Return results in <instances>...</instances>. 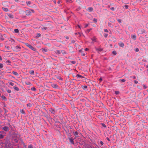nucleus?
<instances>
[{"label":"nucleus","mask_w":148,"mask_h":148,"mask_svg":"<svg viewBox=\"0 0 148 148\" xmlns=\"http://www.w3.org/2000/svg\"><path fill=\"white\" fill-rule=\"evenodd\" d=\"M12 48L14 51H20L21 48L18 46H16L12 47Z\"/></svg>","instance_id":"nucleus-1"},{"label":"nucleus","mask_w":148,"mask_h":148,"mask_svg":"<svg viewBox=\"0 0 148 148\" xmlns=\"http://www.w3.org/2000/svg\"><path fill=\"white\" fill-rule=\"evenodd\" d=\"M2 129L6 132H8L10 130L9 128L6 126L3 127L2 128Z\"/></svg>","instance_id":"nucleus-2"},{"label":"nucleus","mask_w":148,"mask_h":148,"mask_svg":"<svg viewBox=\"0 0 148 148\" xmlns=\"http://www.w3.org/2000/svg\"><path fill=\"white\" fill-rule=\"evenodd\" d=\"M25 12L26 13V14L27 16H29L31 15V11L29 10H26Z\"/></svg>","instance_id":"nucleus-3"},{"label":"nucleus","mask_w":148,"mask_h":148,"mask_svg":"<svg viewBox=\"0 0 148 148\" xmlns=\"http://www.w3.org/2000/svg\"><path fill=\"white\" fill-rule=\"evenodd\" d=\"M49 110L53 114H54L56 112V110L52 108H50Z\"/></svg>","instance_id":"nucleus-4"},{"label":"nucleus","mask_w":148,"mask_h":148,"mask_svg":"<svg viewBox=\"0 0 148 148\" xmlns=\"http://www.w3.org/2000/svg\"><path fill=\"white\" fill-rule=\"evenodd\" d=\"M79 132L77 131L75 132H73V134L76 137H78V134Z\"/></svg>","instance_id":"nucleus-5"},{"label":"nucleus","mask_w":148,"mask_h":148,"mask_svg":"<svg viewBox=\"0 0 148 148\" xmlns=\"http://www.w3.org/2000/svg\"><path fill=\"white\" fill-rule=\"evenodd\" d=\"M93 9L92 7H90L89 8H88L87 10L89 12H92L93 11Z\"/></svg>","instance_id":"nucleus-6"},{"label":"nucleus","mask_w":148,"mask_h":148,"mask_svg":"<svg viewBox=\"0 0 148 148\" xmlns=\"http://www.w3.org/2000/svg\"><path fill=\"white\" fill-rule=\"evenodd\" d=\"M29 47L30 49L32 50L36 51V49L34 48V47L32 46L31 45H30L29 46Z\"/></svg>","instance_id":"nucleus-7"},{"label":"nucleus","mask_w":148,"mask_h":148,"mask_svg":"<svg viewBox=\"0 0 148 148\" xmlns=\"http://www.w3.org/2000/svg\"><path fill=\"white\" fill-rule=\"evenodd\" d=\"M69 141L70 142L73 144H74V143L73 141V139L71 138H69Z\"/></svg>","instance_id":"nucleus-8"},{"label":"nucleus","mask_w":148,"mask_h":148,"mask_svg":"<svg viewBox=\"0 0 148 148\" xmlns=\"http://www.w3.org/2000/svg\"><path fill=\"white\" fill-rule=\"evenodd\" d=\"M131 38L133 40H135L136 39V36L135 34L131 35Z\"/></svg>","instance_id":"nucleus-9"},{"label":"nucleus","mask_w":148,"mask_h":148,"mask_svg":"<svg viewBox=\"0 0 148 148\" xmlns=\"http://www.w3.org/2000/svg\"><path fill=\"white\" fill-rule=\"evenodd\" d=\"M119 45L121 47H123L124 46V44L121 42H120L119 43Z\"/></svg>","instance_id":"nucleus-10"},{"label":"nucleus","mask_w":148,"mask_h":148,"mask_svg":"<svg viewBox=\"0 0 148 148\" xmlns=\"http://www.w3.org/2000/svg\"><path fill=\"white\" fill-rule=\"evenodd\" d=\"M42 52L44 53L45 52H47L48 51L47 49L46 48H42Z\"/></svg>","instance_id":"nucleus-11"},{"label":"nucleus","mask_w":148,"mask_h":148,"mask_svg":"<svg viewBox=\"0 0 148 148\" xmlns=\"http://www.w3.org/2000/svg\"><path fill=\"white\" fill-rule=\"evenodd\" d=\"M8 15L10 18H14V16H13V15L11 14H8Z\"/></svg>","instance_id":"nucleus-12"},{"label":"nucleus","mask_w":148,"mask_h":148,"mask_svg":"<svg viewBox=\"0 0 148 148\" xmlns=\"http://www.w3.org/2000/svg\"><path fill=\"white\" fill-rule=\"evenodd\" d=\"M52 86L53 88H56L58 87L57 85L56 84H52Z\"/></svg>","instance_id":"nucleus-13"},{"label":"nucleus","mask_w":148,"mask_h":148,"mask_svg":"<svg viewBox=\"0 0 148 148\" xmlns=\"http://www.w3.org/2000/svg\"><path fill=\"white\" fill-rule=\"evenodd\" d=\"M96 38L95 37H94L92 38V40L93 42H96Z\"/></svg>","instance_id":"nucleus-14"},{"label":"nucleus","mask_w":148,"mask_h":148,"mask_svg":"<svg viewBox=\"0 0 148 148\" xmlns=\"http://www.w3.org/2000/svg\"><path fill=\"white\" fill-rule=\"evenodd\" d=\"M76 77L77 78H78L80 77H83L79 74H77L76 75Z\"/></svg>","instance_id":"nucleus-15"},{"label":"nucleus","mask_w":148,"mask_h":148,"mask_svg":"<svg viewBox=\"0 0 148 148\" xmlns=\"http://www.w3.org/2000/svg\"><path fill=\"white\" fill-rule=\"evenodd\" d=\"M32 3L31 1H28L26 2V3L27 5L30 6V5Z\"/></svg>","instance_id":"nucleus-16"},{"label":"nucleus","mask_w":148,"mask_h":148,"mask_svg":"<svg viewBox=\"0 0 148 148\" xmlns=\"http://www.w3.org/2000/svg\"><path fill=\"white\" fill-rule=\"evenodd\" d=\"M55 52L56 53L58 54H60L61 53V52L59 50H56Z\"/></svg>","instance_id":"nucleus-17"},{"label":"nucleus","mask_w":148,"mask_h":148,"mask_svg":"<svg viewBox=\"0 0 148 148\" xmlns=\"http://www.w3.org/2000/svg\"><path fill=\"white\" fill-rule=\"evenodd\" d=\"M13 88L15 90L17 91H19V88L16 86H14Z\"/></svg>","instance_id":"nucleus-18"},{"label":"nucleus","mask_w":148,"mask_h":148,"mask_svg":"<svg viewBox=\"0 0 148 148\" xmlns=\"http://www.w3.org/2000/svg\"><path fill=\"white\" fill-rule=\"evenodd\" d=\"M111 38H112V40L113 41H116V39L115 38L114 36H112Z\"/></svg>","instance_id":"nucleus-19"},{"label":"nucleus","mask_w":148,"mask_h":148,"mask_svg":"<svg viewBox=\"0 0 148 148\" xmlns=\"http://www.w3.org/2000/svg\"><path fill=\"white\" fill-rule=\"evenodd\" d=\"M82 87L84 90H86L87 88V86H82Z\"/></svg>","instance_id":"nucleus-20"},{"label":"nucleus","mask_w":148,"mask_h":148,"mask_svg":"<svg viewBox=\"0 0 148 148\" xmlns=\"http://www.w3.org/2000/svg\"><path fill=\"white\" fill-rule=\"evenodd\" d=\"M14 31L16 33H19V31L18 29H14Z\"/></svg>","instance_id":"nucleus-21"},{"label":"nucleus","mask_w":148,"mask_h":148,"mask_svg":"<svg viewBox=\"0 0 148 148\" xmlns=\"http://www.w3.org/2000/svg\"><path fill=\"white\" fill-rule=\"evenodd\" d=\"M29 73L32 75H34V71L33 70L30 71L29 72Z\"/></svg>","instance_id":"nucleus-22"},{"label":"nucleus","mask_w":148,"mask_h":148,"mask_svg":"<svg viewBox=\"0 0 148 148\" xmlns=\"http://www.w3.org/2000/svg\"><path fill=\"white\" fill-rule=\"evenodd\" d=\"M3 10L5 12H7L8 11V8H3Z\"/></svg>","instance_id":"nucleus-23"},{"label":"nucleus","mask_w":148,"mask_h":148,"mask_svg":"<svg viewBox=\"0 0 148 148\" xmlns=\"http://www.w3.org/2000/svg\"><path fill=\"white\" fill-rule=\"evenodd\" d=\"M96 50L97 51L99 52L103 50L101 48L96 49Z\"/></svg>","instance_id":"nucleus-24"},{"label":"nucleus","mask_w":148,"mask_h":148,"mask_svg":"<svg viewBox=\"0 0 148 148\" xmlns=\"http://www.w3.org/2000/svg\"><path fill=\"white\" fill-rule=\"evenodd\" d=\"M12 73L14 75H15L17 76L18 75V74L16 72L13 71L12 72Z\"/></svg>","instance_id":"nucleus-25"},{"label":"nucleus","mask_w":148,"mask_h":148,"mask_svg":"<svg viewBox=\"0 0 148 148\" xmlns=\"http://www.w3.org/2000/svg\"><path fill=\"white\" fill-rule=\"evenodd\" d=\"M61 52L63 54H65L66 53V51L64 50H62Z\"/></svg>","instance_id":"nucleus-26"},{"label":"nucleus","mask_w":148,"mask_h":148,"mask_svg":"<svg viewBox=\"0 0 148 148\" xmlns=\"http://www.w3.org/2000/svg\"><path fill=\"white\" fill-rule=\"evenodd\" d=\"M32 105L30 103H28L27 104V106L28 107H31L32 106Z\"/></svg>","instance_id":"nucleus-27"},{"label":"nucleus","mask_w":148,"mask_h":148,"mask_svg":"<svg viewBox=\"0 0 148 148\" xmlns=\"http://www.w3.org/2000/svg\"><path fill=\"white\" fill-rule=\"evenodd\" d=\"M20 112L23 114H25V111L23 109H22L20 110Z\"/></svg>","instance_id":"nucleus-28"},{"label":"nucleus","mask_w":148,"mask_h":148,"mask_svg":"<svg viewBox=\"0 0 148 148\" xmlns=\"http://www.w3.org/2000/svg\"><path fill=\"white\" fill-rule=\"evenodd\" d=\"M4 137V135L2 134H0V139H2Z\"/></svg>","instance_id":"nucleus-29"},{"label":"nucleus","mask_w":148,"mask_h":148,"mask_svg":"<svg viewBox=\"0 0 148 148\" xmlns=\"http://www.w3.org/2000/svg\"><path fill=\"white\" fill-rule=\"evenodd\" d=\"M126 80L125 79H121L119 80V81L122 82H125Z\"/></svg>","instance_id":"nucleus-30"},{"label":"nucleus","mask_w":148,"mask_h":148,"mask_svg":"<svg viewBox=\"0 0 148 148\" xmlns=\"http://www.w3.org/2000/svg\"><path fill=\"white\" fill-rule=\"evenodd\" d=\"M25 12L22 10H21L20 11H19V12L21 14H23Z\"/></svg>","instance_id":"nucleus-31"},{"label":"nucleus","mask_w":148,"mask_h":148,"mask_svg":"<svg viewBox=\"0 0 148 148\" xmlns=\"http://www.w3.org/2000/svg\"><path fill=\"white\" fill-rule=\"evenodd\" d=\"M31 90H32L36 91V89L35 87H32L31 88Z\"/></svg>","instance_id":"nucleus-32"},{"label":"nucleus","mask_w":148,"mask_h":148,"mask_svg":"<svg viewBox=\"0 0 148 148\" xmlns=\"http://www.w3.org/2000/svg\"><path fill=\"white\" fill-rule=\"evenodd\" d=\"M112 53L114 54V55H116V51H113L112 52Z\"/></svg>","instance_id":"nucleus-33"},{"label":"nucleus","mask_w":148,"mask_h":148,"mask_svg":"<svg viewBox=\"0 0 148 148\" xmlns=\"http://www.w3.org/2000/svg\"><path fill=\"white\" fill-rule=\"evenodd\" d=\"M115 93L116 95H118L119 93V92L118 91H116L115 92Z\"/></svg>","instance_id":"nucleus-34"},{"label":"nucleus","mask_w":148,"mask_h":148,"mask_svg":"<svg viewBox=\"0 0 148 148\" xmlns=\"http://www.w3.org/2000/svg\"><path fill=\"white\" fill-rule=\"evenodd\" d=\"M103 35H104V36L106 38L107 37L108 35V34H106V33H104V34H103Z\"/></svg>","instance_id":"nucleus-35"},{"label":"nucleus","mask_w":148,"mask_h":148,"mask_svg":"<svg viewBox=\"0 0 148 148\" xmlns=\"http://www.w3.org/2000/svg\"><path fill=\"white\" fill-rule=\"evenodd\" d=\"M3 66V64L0 63V69L2 68Z\"/></svg>","instance_id":"nucleus-36"},{"label":"nucleus","mask_w":148,"mask_h":148,"mask_svg":"<svg viewBox=\"0 0 148 148\" xmlns=\"http://www.w3.org/2000/svg\"><path fill=\"white\" fill-rule=\"evenodd\" d=\"M1 98L3 100H5L6 99V97L3 95L1 96Z\"/></svg>","instance_id":"nucleus-37"},{"label":"nucleus","mask_w":148,"mask_h":148,"mask_svg":"<svg viewBox=\"0 0 148 148\" xmlns=\"http://www.w3.org/2000/svg\"><path fill=\"white\" fill-rule=\"evenodd\" d=\"M9 84L11 86H13L14 85V84L12 82H9Z\"/></svg>","instance_id":"nucleus-38"},{"label":"nucleus","mask_w":148,"mask_h":148,"mask_svg":"<svg viewBox=\"0 0 148 148\" xmlns=\"http://www.w3.org/2000/svg\"><path fill=\"white\" fill-rule=\"evenodd\" d=\"M41 29L42 30H46L47 29V28L46 27H42Z\"/></svg>","instance_id":"nucleus-39"},{"label":"nucleus","mask_w":148,"mask_h":148,"mask_svg":"<svg viewBox=\"0 0 148 148\" xmlns=\"http://www.w3.org/2000/svg\"><path fill=\"white\" fill-rule=\"evenodd\" d=\"M135 51L136 52H138L139 51V50L138 48H136L135 49Z\"/></svg>","instance_id":"nucleus-40"},{"label":"nucleus","mask_w":148,"mask_h":148,"mask_svg":"<svg viewBox=\"0 0 148 148\" xmlns=\"http://www.w3.org/2000/svg\"><path fill=\"white\" fill-rule=\"evenodd\" d=\"M5 48L8 49V50H9L10 49V47L8 46H5Z\"/></svg>","instance_id":"nucleus-41"},{"label":"nucleus","mask_w":148,"mask_h":148,"mask_svg":"<svg viewBox=\"0 0 148 148\" xmlns=\"http://www.w3.org/2000/svg\"><path fill=\"white\" fill-rule=\"evenodd\" d=\"M25 44L28 47H29V45H30V44H29L28 43H25Z\"/></svg>","instance_id":"nucleus-42"},{"label":"nucleus","mask_w":148,"mask_h":148,"mask_svg":"<svg viewBox=\"0 0 148 148\" xmlns=\"http://www.w3.org/2000/svg\"><path fill=\"white\" fill-rule=\"evenodd\" d=\"M0 133H2L3 134H5V132H4V131H0Z\"/></svg>","instance_id":"nucleus-43"},{"label":"nucleus","mask_w":148,"mask_h":148,"mask_svg":"<svg viewBox=\"0 0 148 148\" xmlns=\"http://www.w3.org/2000/svg\"><path fill=\"white\" fill-rule=\"evenodd\" d=\"M7 91L8 92V93H10L11 92V90L10 89L7 90Z\"/></svg>","instance_id":"nucleus-44"},{"label":"nucleus","mask_w":148,"mask_h":148,"mask_svg":"<svg viewBox=\"0 0 148 148\" xmlns=\"http://www.w3.org/2000/svg\"><path fill=\"white\" fill-rule=\"evenodd\" d=\"M28 147L29 148H33V147L32 145H29Z\"/></svg>","instance_id":"nucleus-45"},{"label":"nucleus","mask_w":148,"mask_h":148,"mask_svg":"<svg viewBox=\"0 0 148 148\" xmlns=\"http://www.w3.org/2000/svg\"><path fill=\"white\" fill-rule=\"evenodd\" d=\"M117 21L119 23H121V19H117Z\"/></svg>","instance_id":"nucleus-46"},{"label":"nucleus","mask_w":148,"mask_h":148,"mask_svg":"<svg viewBox=\"0 0 148 148\" xmlns=\"http://www.w3.org/2000/svg\"><path fill=\"white\" fill-rule=\"evenodd\" d=\"M14 140L15 141V142L16 143H17L18 142L17 139L16 138H15V139L14 138Z\"/></svg>","instance_id":"nucleus-47"},{"label":"nucleus","mask_w":148,"mask_h":148,"mask_svg":"<svg viewBox=\"0 0 148 148\" xmlns=\"http://www.w3.org/2000/svg\"><path fill=\"white\" fill-rule=\"evenodd\" d=\"M71 62L73 64H75V63L76 62L75 61H71Z\"/></svg>","instance_id":"nucleus-48"},{"label":"nucleus","mask_w":148,"mask_h":148,"mask_svg":"<svg viewBox=\"0 0 148 148\" xmlns=\"http://www.w3.org/2000/svg\"><path fill=\"white\" fill-rule=\"evenodd\" d=\"M104 31L105 32H108V30L106 29H104Z\"/></svg>","instance_id":"nucleus-49"},{"label":"nucleus","mask_w":148,"mask_h":148,"mask_svg":"<svg viewBox=\"0 0 148 148\" xmlns=\"http://www.w3.org/2000/svg\"><path fill=\"white\" fill-rule=\"evenodd\" d=\"M37 35L38 36V37H40L41 36V34L39 33L37 34Z\"/></svg>","instance_id":"nucleus-50"},{"label":"nucleus","mask_w":148,"mask_h":148,"mask_svg":"<svg viewBox=\"0 0 148 148\" xmlns=\"http://www.w3.org/2000/svg\"><path fill=\"white\" fill-rule=\"evenodd\" d=\"M141 31L142 32H143V33H145V31L143 29H141Z\"/></svg>","instance_id":"nucleus-51"},{"label":"nucleus","mask_w":148,"mask_h":148,"mask_svg":"<svg viewBox=\"0 0 148 148\" xmlns=\"http://www.w3.org/2000/svg\"><path fill=\"white\" fill-rule=\"evenodd\" d=\"M110 9L112 11H114V7H112L110 8Z\"/></svg>","instance_id":"nucleus-52"},{"label":"nucleus","mask_w":148,"mask_h":148,"mask_svg":"<svg viewBox=\"0 0 148 148\" xmlns=\"http://www.w3.org/2000/svg\"><path fill=\"white\" fill-rule=\"evenodd\" d=\"M100 144L102 146L103 144V143L102 141H101L100 142Z\"/></svg>","instance_id":"nucleus-53"},{"label":"nucleus","mask_w":148,"mask_h":148,"mask_svg":"<svg viewBox=\"0 0 148 148\" xmlns=\"http://www.w3.org/2000/svg\"><path fill=\"white\" fill-rule=\"evenodd\" d=\"M102 125L103 127H106V125L104 124L103 123L102 124Z\"/></svg>","instance_id":"nucleus-54"},{"label":"nucleus","mask_w":148,"mask_h":148,"mask_svg":"<svg viewBox=\"0 0 148 148\" xmlns=\"http://www.w3.org/2000/svg\"><path fill=\"white\" fill-rule=\"evenodd\" d=\"M125 7L126 9H127L128 8V6L127 5H125Z\"/></svg>","instance_id":"nucleus-55"},{"label":"nucleus","mask_w":148,"mask_h":148,"mask_svg":"<svg viewBox=\"0 0 148 148\" xmlns=\"http://www.w3.org/2000/svg\"><path fill=\"white\" fill-rule=\"evenodd\" d=\"M93 21L95 23L97 22V19L95 18H94L93 19Z\"/></svg>","instance_id":"nucleus-56"},{"label":"nucleus","mask_w":148,"mask_h":148,"mask_svg":"<svg viewBox=\"0 0 148 148\" xmlns=\"http://www.w3.org/2000/svg\"><path fill=\"white\" fill-rule=\"evenodd\" d=\"M134 82L135 83H136V84H138V82L137 81V80H134Z\"/></svg>","instance_id":"nucleus-57"},{"label":"nucleus","mask_w":148,"mask_h":148,"mask_svg":"<svg viewBox=\"0 0 148 148\" xmlns=\"http://www.w3.org/2000/svg\"><path fill=\"white\" fill-rule=\"evenodd\" d=\"M76 1L78 3H81V1L80 0H77Z\"/></svg>","instance_id":"nucleus-58"},{"label":"nucleus","mask_w":148,"mask_h":148,"mask_svg":"<svg viewBox=\"0 0 148 148\" xmlns=\"http://www.w3.org/2000/svg\"><path fill=\"white\" fill-rule=\"evenodd\" d=\"M6 62H7L9 63H11V62L9 60H8Z\"/></svg>","instance_id":"nucleus-59"},{"label":"nucleus","mask_w":148,"mask_h":148,"mask_svg":"<svg viewBox=\"0 0 148 148\" xmlns=\"http://www.w3.org/2000/svg\"><path fill=\"white\" fill-rule=\"evenodd\" d=\"M81 55L82 56H85V54L84 53H82Z\"/></svg>","instance_id":"nucleus-60"},{"label":"nucleus","mask_w":148,"mask_h":148,"mask_svg":"<svg viewBox=\"0 0 148 148\" xmlns=\"http://www.w3.org/2000/svg\"><path fill=\"white\" fill-rule=\"evenodd\" d=\"M106 138L108 141H110V139L108 137H107Z\"/></svg>","instance_id":"nucleus-61"},{"label":"nucleus","mask_w":148,"mask_h":148,"mask_svg":"<svg viewBox=\"0 0 148 148\" xmlns=\"http://www.w3.org/2000/svg\"><path fill=\"white\" fill-rule=\"evenodd\" d=\"M30 11H31V12H33V13H34V10H31Z\"/></svg>","instance_id":"nucleus-62"},{"label":"nucleus","mask_w":148,"mask_h":148,"mask_svg":"<svg viewBox=\"0 0 148 148\" xmlns=\"http://www.w3.org/2000/svg\"><path fill=\"white\" fill-rule=\"evenodd\" d=\"M71 0H67V2L70 3L71 2Z\"/></svg>","instance_id":"nucleus-63"},{"label":"nucleus","mask_w":148,"mask_h":148,"mask_svg":"<svg viewBox=\"0 0 148 148\" xmlns=\"http://www.w3.org/2000/svg\"><path fill=\"white\" fill-rule=\"evenodd\" d=\"M88 26V24H86V25H85V28H86V27H87Z\"/></svg>","instance_id":"nucleus-64"}]
</instances>
